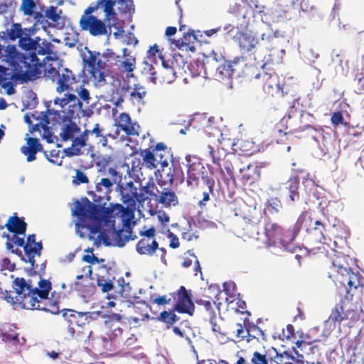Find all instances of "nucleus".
I'll return each mask as SVG.
<instances>
[{
    "label": "nucleus",
    "instance_id": "1",
    "mask_svg": "<svg viewBox=\"0 0 364 364\" xmlns=\"http://www.w3.org/2000/svg\"><path fill=\"white\" fill-rule=\"evenodd\" d=\"M13 291H1V298L11 304H18L20 307L29 310H39L58 314L61 312L59 304L60 293L51 292V282L46 279H41L38 287H33L31 282L23 277H16L12 282Z\"/></svg>",
    "mask_w": 364,
    "mask_h": 364
},
{
    "label": "nucleus",
    "instance_id": "2",
    "mask_svg": "<svg viewBox=\"0 0 364 364\" xmlns=\"http://www.w3.org/2000/svg\"><path fill=\"white\" fill-rule=\"evenodd\" d=\"M72 213L73 215L77 217L82 228L89 231L91 237L97 234H99L98 237H102L107 231L110 233L114 244L119 247H124L129 240L137 238L132 232V220L127 223L125 217L121 214H110L107 220H104V218L101 219V213L92 215L88 207L82 205L78 200L75 201Z\"/></svg>",
    "mask_w": 364,
    "mask_h": 364
},
{
    "label": "nucleus",
    "instance_id": "3",
    "mask_svg": "<svg viewBox=\"0 0 364 364\" xmlns=\"http://www.w3.org/2000/svg\"><path fill=\"white\" fill-rule=\"evenodd\" d=\"M115 4V0H97L91 3L80 18V29L88 31L92 36L110 33L111 28L115 26L118 21Z\"/></svg>",
    "mask_w": 364,
    "mask_h": 364
},
{
    "label": "nucleus",
    "instance_id": "4",
    "mask_svg": "<svg viewBox=\"0 0 364 364\" xmlns=\"http://www.w3.org/2000/svg\"><path fill=\"white\" fill-rule=\"evenodd\" d=\"M119 193L121 200L127 206L124 207L120 203H110L108 207H101L92 203L86 197L83 198L80 202L82 205L88 207V210H91L92 215H101L104 219L107 220L110 217V214H121L125 217L127 223L134 218V210L136 202H144L146 197L143 193H139L138 188L134 185L132 181L127 182L125 185L119 184Z\"/></svg>",
    "mask_w": 364,
    "mask_h": 364
},
{
    "label": "nucleus",
    "instance_id": "5",
    "mask_svg": "<svg viewBox=\"0 0 364 364\" xmlns=\"http://www.w3.org/2000/svg\"><path fill=\"white\" fill-rule=\"evenodd\" d=\"M310 215L306 212H303L297 218L292 227L286 229L278 222L273 220L269 217L264 220L263 233L265 237L264 244L267 247H282L287 250L289 246L294 242L302 229L304 223L310 222Z\"/></svg>",
    "mask_w": 364,
    "mask_h": 364
},
{
    "label": "nucleus",
    "instance_id": "6",
    "mask_svg": "<svg viewBox=\"0 0 364 364\" xmlns=\"http://www.w3.org/2000/svg\"><path fill=\"white\" fill-rule=\"evenodd\" d=\"M0 59L13 67L14 72L26 80H32L38 73L41 65L40 59L34 55L18 52L16 46L8 45L6 48L0 45Z\"/></svg>",
    "mask_w": 364,
    "mask_h": 364
},
{
    "label": "nucleus",
    "instance_id": "7",
    "mask_svg": "<svg viewBox=\"0 0 364 364\" xmlns=\"http://www.w3.org/2000/svg\"><path fill=\"white\" fill-rule=\"evenodd\" d=\"M97 176L95 178V192L92 193V200L94 204L105 207V203L104 200H109L110 199V193L112 191L113 186L117 183V180H121V176L119 172L114 168H109L108 173L111 176L112 178L105 177L106 175L105 172Z\"/></svg>",
    "mask_w": 364,
    "mask_h": 364
},
{
    "label": "nucleus",
    "instance_id": "8",
    "mask_svg": "<svg viewBox=\"0 0 364 364\" xmlns=\"http://www.w3.org/2000/svg\"><path fill=\"white\" fill-rule=\"evenodd\" d=\"M82 60L95 85L98 87L105 85L107 65L101 54L99 52L87 50L83 55Z\"/></svg>",
    "mask_w": 364,
    "mask_h": 364
},
{
    "label": "nucleus",
    "instance_id": "9",
    "mask_svg": "<svg viewBox=\"0 0 364 364\" xmlns=\"http://www.w3.org/2000/svg\"><path fill=\"white\" fill-rule=\"evenodd\" d=\"M261 73H255V78L260 79L262 90L267 97H283L284 81L280 80L279 76L274 69L267 68V64L262 67Z\"/></svg>",
    "mask_w": 364,
    "mask_h": 364
},
{
    "label": "nucleus",
    "instance_id": "10",
    "mask_svg": "<svg viewBox=\"0 0 364 364\" xmlns=\"http://www.w3.org/2000/svg\"><path fill=\"white\" fill-rule=\"evenodd\" d=\"M154 176L159 185L181 184L184 181L185 176L178 160L171 159V165L161 164L154 171Z\"/></svg>",
    "mask_w": 364,
    "mask_h": 364
},
{
    "label": "nucleus",
    "instance_id": "11",
    "mask_svg": "<svg viewBox=\"0 0 364 364\" xmlns=\"http://www.w3.org/2000/svg\"><path fill=\"white\" fill-rule=\"evenodd\" d=\"M230 9L231 13L234 14L238 20H240V18H242V21L236 23L237 31L235 34L232 36V38L242 51H251L255 48L257 41L252 35L238 31V29L247 28L248 26V21L246 20V14L243 11V8L237 4H235L234 6L230 7Z\"/></svg>",
    "mask_w": 364,
    "mask_h": 364
},
{
    "label": "nucleus",
    "instance_id": "12",
    "mask_svg": "<svg viewBox=\"0 0 364 364\" xmlns=\"http://www.w3.org/2000/svg\"><path fill=\"white\" fill-rule=\"evenodd\" d=\"M54 103L64 109L63 112L65 114V118L68 119L80 117V114L82 117H90L93 114L92 107L83 108L82 102L73 93L65 95L63 98L55 99Z\"/></svg>",
    "mask_w": 364,
    "mask_h": 364
},
{
    "label": "nucleus",
    "instance_id": "13",
    "mask_svg": "<svg viewBox=\"0 0 364 364\" xmlns=\"http://www.w3.org/2000/svg\"><path fill=\"white\" fill-rule=\"evenodd\" d=\"M187 167V183L189 186H198L200 178L204 182V178H210L204 175L205 170L201 159L194 155H186L185 157Z\"/></svg>",
    "mask_w": 364,
    "mask_h": 364
},
{
    "label": "nucleus",
    "instance_id": "14",
    "mask_svg": "<svg viewBox=\"0 0 364 364\" xmlns=\"http://www.w3.org/2000/svg\"><path fill=\"white\" fill-rule=\"evenodd\" d=\"M146 227H144L145 229ZM141 240L136 245V250L139 255L152 256L159 249V243L156 241V229L151 227L139 232Z\"/></svg>",
    "mask_w": 364,
    "mask_h": 364
},
{
    "label": "nucleus",
    "instance_id": "15",
    "mask_svg": "<svg viewBox=\"0 0 364 364\" xmlns=\"http://www.w3.org/2000/svg\"><path fill=\"white\" fill-rule=\"evenodd\" d=\"M359 316L356 311L350 308H346L345 305V299L341 300L338 303H336L332 308L331 314L328 316L326 322L333 323L334 326L336 324L341 325L344 321L350 320L352 322L358 321Z\"/></svg>",
    "mask_w": 364,
    "mask_h": 364
},
{
    "label": "nucleus",
    "instance_id": "16",
    "mask_svg": "<svg viewBox=\"0 0 364 364\" xmlns=\"http://www.w3.org/2000/svg\"><path fill=\"white\" fill-rule=\"evenodd\" d=\"M173 300L176 302L174 305L173 310L181 314H187L193 316L195 311V306L191 299V294L185 287L181 286L176 293L170 294Z\"/></svg>",
    "mask_w": 364,
    "mask_h": 364
},
{
    "label": "nucleus",
    "instance_id": "17",
    "mask_svg": "<svg viewBox=\"0 0 364 364\" xmlns=\"http://www.w3.org/2000/svg\"><path fill=\"white\" fill-rule=\"evenodd\" d=\"M364 279L358 272L349 275L347 282L348 288L346 289L345 300L352 301L353 297L360 298L364 289Z\"/></svg>",
    "mask_w": 364,
    "mask_h": 364
},
{
    "label": "nucleus",
    "instance_id": "18",
    "mask_svg": "<svg viewBox=\"0 0 364 364\" xmlns=\"http://www.w3.org/2000/svg\"><path fill=\"white\" fill-rule=\"evenodd\" d=\"M24 245V253L26 256L25 262L31 264V268H36L35 257H40L41 255V251L43 250L42 242H36V235H28L26 239V242Z\"/></svg>",
    "mask_w": 364,
    "mask_h": 364
},
{
    "label": "nucleus",
    "instance_id": "19",
    "mask_svg": "<svg viewBox=\"0 0 364 364\" xmlns=\"http://www.w3.org/2000/svg\"><path fill=\"white\" fill-rule=\"evenodd\" d=\"M310 220L311 221L307 224H303L302 228H304L306 229V231L309 235V240H310L312 246L315 247L314 245L316 244H319V245H321L326 240L323 234L325 231V225L320 220H316L314 222V226L311 227L313 219L310 217Z\"/></svg>",
    "mask_w": 364,
    "mask_h": 364
},
{
    "label": "nucleus",
    "instance_id": "20",
    "mask_svg": "<svg viewBox=\"0 0 364 364\" xmlns=\"http://www.w3.org/2000/svg\"><path fill=\"white\" fill-rule=\"evenodd\" d=\"M293 7L283 0H277L270 9V17L273 22L279 23L291 18Z\"/></svg>",
    "mask_w": 364,
    "mask_h": 364
},
{
    "label": "nucleus",
    "instance_id": "21",
    "mask_svg": "<svg viewBox=\"0 0 364 364\" xmlns=\"http://www.w3.org/2000/svg\"><path fill=\"white\" fill-rule=\"evenodd\" d=\"M78 81L76 75L70 70L63 68L56 79V92L58 93L65 91L73 92L75 89L73 85Z\"/></svg>",
    "mask_w": 364,
    "mask_h": 364
},
{
    "label": "nucleus",
    "instance_id": "22",
    "mask_svg": "<svg viewBox=\"0 0 364 364\" xmlns=\"http://www.w3.org/2000/svg\"><path fill=\"white\" fill-rule=\"evenodd\" d=\"M62 316L66 321L70 331L75 332V326H82L85 324L87 319V314L77 311L70 309H63L61 310Z\"/></svg>",
    "mask_w": 364,
    "mask_h": 364
},
{
    "label": "nucleus",
    "instance_id": "23",
    "mask_svg": "<svg viewBox=\"0 0 364 364\" xmlns=\"http://www.w3.org/2000/svg\"><path fill=\"white\" fill-rule=\"evenodd\" d=\"M89 134L90 131L85 129L82 133H80L79 135L72 139L71 146L64 149L65 156L71 157L82 155L83 154L82 149L87 145Z\"/></svg>",
    "mask_w": 364,
    "mask_h": 364
},
{
    "label": "nucleus",
    "instance_id": "24",
    "mask_svg": "<svg viewBox=\"0 0 364 364\" xmlns=\"http://www.w3.org/2000/svg\"><path fill=\"white\" fill-rule=\"evenodd\" d=\"M231 65L232 70L233 76L237 77H247L250 78L252 75H255L257 70V68L255 66H247V64L245 63V58L241 57H235L232 60H231Z\"/></svg>",
    "mask_w": 364,
    "mask_h": 364
},
{
    "label": "nucleus",
    "instance_id": "25",
    "mask_svg": "<svg viewBox=\"0 0 364 364\" xmlns=\"http://www.w3.org/2000/svg\"><path fill=\"white\" fill-rule=\"evenodd\" d=\"M116 124L127 136H139L140 126L137 122H133L127 113L119 114Z\"/></svg>",
    "mask_w": 364,
    "mask_h": 364
},
{
    "label": "nucleus",
    "instance_id": "26",
    "mask_svg": "<svg viewBox=\"0 0 364 364\" xmlns=\"http://www.w3.org/2000/svg\"><path fill=\"white\" fill-rule=\"evenodd\" d=\"M31 117L36 121V123H33L28 114L24 116V121L28 124L31 133L41 132V130L46 131L48 129L50 122L46 113L36 112L31 114Z\"/></svg>",
    "mask_w": 364,
    "mask_h": 364
},
{
    "label": "nucleus",
    "instance_id": "27",
    "mask_svg": "<svg viewBox=\"0 0 364 364\" xmlns=\"http://www.w3.org/2000/svg\"><path fill=\"white\" fill-rule=\"evenodd\" d=\"M345 245L346 240L343 237H338L337 240L333 241L331 239H329L328 242L326 240L322 245L313 247L311 251L315 252V253L321 252L326 255L330 254V251H331L333 254L338 255L343 252L342 250Z\"/></svg>",
    "mask_w": 364,
    "mask_h": 364
},
{
    "label": "nucleus",
    "instance_id": "28",
    "mask_svg": "<svg viewBox=\"0 0 364 364\" xmlns=\"http://www.w3.org/2000/svg\"><path fill=\"white\" fill-rule=\"evenodd\" d=\"M122 58L119 55V58L114 62V65L117 70L122 73H132L136 68V59L132 56L127 48L122 49Z\"/></svg>",
    "mask_w": 364,
    "mask_h": 364
},
{
    "label": "nucleus",
    "instance_id": "29",
    "mask_svg": "<svg viewBox=\"0 0 364 364\" xmlns=\"http://www.w3.org/2000/svg\"><path fill=\"white\" fill-rule=\"evenodd\" d=\"M334 258L332 259V267H333L339 274H347L350 275L352 271L350 264L349 262L351 259L348 255L343 254H333Z\"/></svg>",
    "mask_w": 364,
    "mask_h": 364
},
{
    "label": "nucleus",
    "instance_id": "30",
    "mask_svg": "<svg viewBox=\"0 0 364 364\" xmlns=\"http://www.w3.org/2000/svg\"><path fill=\"white\" fill-rule=\"evenodd\" d=\"M240 172L241 181L245 186H251L260 178V168L257 166L248 165Z\"/></svg>",
    "mask_w": 364,
    "mask_h": 364
},
{
    "label": "nucleus",
    "instance_id": "31",
    "mask_svg": "<svg viewBox=\"0 0 364 364\" xmlns=\"http://www.w3.org/2000/svg\"><path fill=\"white\" fill-rule=\"evenodd\" d=\"M42 150V146L38 139L29 137L27 139L26 145L21 148L22 154L27 156V161L31 162L36 159V155L38 151Z\"/></svg>",
    "mask_w": 364,
    "mask_h": 364
},
{
    "label": "nucleus",
    "instance_id": "32",
    "mask_svg": "<svg viewBox=\"0 0 364 364\" xmlns=\"http://www.w3.org/2000/svg\"><path fill=\"white\" fill-rule=\"evenodd\" d=\"M80 133V128L72 119H65L59 135L63 141L73 139Z\"/></svg>",
    "mask_w": 364,
    "mask_h": 364
},
{
    "label": "nucleus",
    "instance_id": "33",
    "mask_svg": "<svg viewBox=\"0 0 364 364\" xmlns=\"http://www.w3.org/2000/svg\"><path fill=\"white\" fill-rule=\"evenodd\" d=\"M9 232L15 235H25L27 228V223L23 218H20L14 213V215L9 218L4 225Z\"/></svg>",
    "mask_w": 364,
    "mask_h": 364
},
{
    "label": "nucleus",
    "instance_id": "34",
    "mask_svg": "<svg viewBox=\"0 0 364 364\" xmlns=\"http://www.w3.org/2000/svg\"><path fill=\"white\" fill-rule=\"evenodd\" d=\"M53 45L46 39L41 40L39 37H37L36 47L31 53H26V55H34L37 58V55H46L44 59H52L51 55L55 56V53H53Z\"/></svg>",
    "mask_w": 364,
    "mask_h": 364
},
{
    "label": "nucleus",
    "instance_id": "35",
    "mask_svg": "<svg viewBox=\"0 0 364 364\" xmlns=\"http://www.w3.org/2000/svg\"><path fill=\"white\" fill-rule=\"evenodd\" d=\"M259 46L270 51L280 50L282 52H284L280 43V40L276 33L262 34Z\"/></svg>",
    "mask_w": 364,
    "mask_h": 364
},
{
    "label": "nucleus",
    "instance_id": "36",
    "mask_svg": "<svg viewBox=\"0 0 364 364\" xmlns=\"http://www.w3.org/2000/svg\"><path fill=\"white\" fill-rule=\"evenodd\" d=\"M139 154L141 156V162L143 166L149 170H156L159 164L158 159L154 152V148L141 149Z\"/></svg>",
    "mask_w": 364,
    "mask_h": 364
},
{
    "label": "nucleus",
    "instance_id": "37",
    "mask_svg": "<svg viewBox=\"0 0 364 364\" xmlns=\"http://www.w3.org/2000/svg\"><path fill=\"white\" fill-rule=\"evenodd\" d=\"M155 200L162 204L164 207L175 206L178 203L176 193L167 188H164L161 192L159 191Z\"/></svg>",
    "mask_w": 364,
    "mask_h": 364
},
{
    "label": "nucleus",
    "instance_id": "38",
    "mask_svg": "<svg viewBox=\"0 0 364 364\" xmlns=\"http://www.w3.org/2000/svg\"><path fill=\"white\" fill-rule=\"evenodd\" d=\"M153 148L159 165H166V163H168L169 159L173 156L171 149L168 148L164 142L157 143L153 146Z\"/></svg>",
    "mask_w": 364,
    "mask_h": 364
},
{
    "label": "nucleus",
    "instance_id": "39",
    "mask_svg": "<svg viewBox=\"0 0 364 364\" xmlns=\"http://www.w3.org/2000/svg\"><path fill=\"white\" fill-rule=\"evenodd\" d=\"M195 302L198 306H200L203 308L210 323H213V320L216 318V314L213 308V305L215 304V301L210 296L203 294V298H196Z\"/></svg>",
    "mask_w": 364,
    "mask_h": 364
},
{
    "label": "nucleus",
    "instance_id": "40",
    "mask_svg": "<svg viewBox=\"0 0 364 364\" xmlns=\"http://www.w3.org/2000/svg\"><path fill=\"white\" fill-rule=\"evenodd\" d=\"M197 40L198 35L195 33V31L193 29H188L187 31L183 32V38H181V41L178 46L179 48L183 49L185 48L186 50L195 52L196 48L193 44Z\"/></svg>",
    "mask_w": 364,
    "mask_h": 364
},
{
    "label": "nucleus",
    "instance_id": "41",
    "mask_svg": "<svg viewBox=\"0 0 364 364\" xmlns=\"http://www.w3.org/2000/svg\"><path fill=\"white\" fill-rule=\"evenodd\" d=\"M299 181L298 176H290L284 183V188L289 192V198L291 202H295L299 199Z\"/></svg>",
    "mask_w": 364,
    "mask_h": 364
},
{
    "label": "nucleus",
    "instance_id": "42",
    "mask_svg": "<svg viewBox=\"0 0 364 364\" xmlns=\"http://www.w3.org/2000/svg\"><path fill=\"white\" fill-rule=\"evenodd\" d=\"M267 333L263 330H262L257 325L252 323H250L247 320V336L246 339L247 343H250L254 339L257 340V341H259V340L267 341Z\"/></svg>",
    "mask_w": 364,
    "mask_h": 364
},
{
    "label": "nucleus",
    "instance_id": "43",
    "mask_svg": "<svg viewBox=\"0 0 364 364\" xmlns=\"http://www.w3.org/2000/svg\"><path fill=\"white\" fill-rule=\"evenodd\" d=\"M143 164L141 160L139 158H134L131 161V168L128 170L129 176L132 178L134 181L140 182L144 179V173L142 172Z\"/></svg>",
    "mask_w": 364,
    "mask_h": 364
},
{
    "label": "nucleus",
    "instance_id": "44",
    "mask_svg": "<svg viewBox=\"0 0 364 364\" xmlns=\"http://www.w3.org/2000/svg\"><path fill=\"white\" fill-rule=\"evenodd\" d=\"M215 76L218 80L233 77L231 60H224V62L217 68Z\"/></svg>",
    "mask_w": 364,
    "mask_h": 364
},
{
    "label": "nucleus",
    "instance_id": "45",
    "mask_svg": "<svg viewBox=\"0 0 364 364\" xmlns=\"http://www.w3.org/2000/svg\"><path fill=\"white\" fill-rule=\"evenodd\" d=\"M215 76L218 80L233 77L231 60H224V62L217 68Z\"/></svg>",
    "mask_w": 364,
    "mask_h": 364
},
{
    "label": "nucleus",
    "instance_id": "46",
    "mask_svg": "<svg viewBox=\"0 0 364 364\" xmlns=\"http://www.w3.org/2000/svg\"><path fill=\"white\" fill-rule=\"evenodd\" d=\"M215 76L218 80L233 77L231 60H224V62L217 68Z\"/></svg>",
    "mask_w": 364,
    "mask_h": 364
},
{
    "label": "nucleus",
    "instance_id": "47",
    "mask_svg": "<svg viewBox=\"0 0 364 364\" xmlns=\"http://www.w3.org/2000/svg\"><path fill=\"white\" fill-rule=\"evenodd\" d=\"M42 11L44 13V17H46V23L48 21H50L53 25L58 22L60 18V14H62V10L58 9L57 6H42Z\"/></svg>",
    "mask_w": 364,
    "mask_h": 364
},
{
    "label": "nucleus",
    "instance_id": "48",
    "mask_svg": "<svg viewBox=\"0 0 364 364\" xmlns=\"http://www.w3.org/2000/svg\"><path fill=\"white\" fill-rule=\"evenodd\" d=\"M83 277L84 276L82 274L76 277L77 281L74 283L75 289L85 296L91 295L94 293L95 287L92 283L89 282L88 280H87V284H82L79 280L82 279Z\"/></svg>",
    "mask_w": 364,
    "mask_h": 364
},
{
    "label": "nucleus",
    "instance_id": "49",
    "mask_svg": "<svg viewBox=\"0 0 364 364\" xmlns=\"http://www.w3.org/2000/svg\"><path fill=\"white\" fill-rule=\"evenodd\" d=\"M146 93V90L144 86L140 84H134L130 92V98L134 102L144 104Z\"/></svg>",
    "mask_w": 364,
    "mask_h": 364
},
{
    "label": "nucleus",
    "instance_id": "50",
    "mask_svg": "<svg viewBox=\"0 0 364 364\" xmlns=\"http://www.w3.org/2000/svg\"><path fill=\"white\" fill-rule=\"evenodd\" d=\"M204 183L206 184L208 190L203 193L202 199L198 202V205L200 208L205 207L207 202L210 200V193H213L215 181L213 178H204Z\"/></svg>",
    "mask_w": 364,
    "mask_h": 364
},
{
    "label": "nucleus",
    "instance_id": "51",
    "mask_svg": "<svg viewBox=\"0 0 364 364\" xmlns=\"http://www.w3.org/2000/svg\"><path fill=\"white\" fill-rule=\"evenodd\" d=\"M37 37L35 39L31 38L27 33L23 38L18 41L19 47L23 50L25 53H31L36 47Z\"/></svg>",
    "mask_w": 364,
    "mask_h": 364
},
{
    "label": "nucleus",
    "instance_id": "52",
    "mask_svg": "<svg viewBox=\"0 0 364 364\" xmlns=\"http://www.w3.org/2000/svg\"><path fill=\"white\" fill-rule=\"evenodd\" d=\"M265 210L271 214H276L282 209V203L277 197H271L264 203Z\"/></svg>",
    "mask_w": 364,
    "mask_h": 364
},
{
    "label": "nucleus",
    "instance_id": "53",
    "mask_svg": "<svg viewBox=\"0 0 364 364\" xmlns=\"http://www.w3.org/2000/svg\"><path fill=\"white\" fill-rule=\"evenodd\" d=\"M100 279H97V284L101 287V291L104 293L111 291L114 288L112 280L114 279L113 275L100 274Z\"/></svg>",
    "mask_w": 364,
    "mask_h": 364
},
{
    "label": "nucleus",
    "instance_id": "54",
    "mask_svg": "<svg viewBox=\"0 0 364 364\" xmlns=\"http://www.w3.org/2000/svg\"><path fill=\"white\" fill-rule=\"evenodd\" d=\"M158 320L166 323L167 328H169L179 321V317L173 311H163L160 313Z\"/></svg>",
    "mask_w": 364,
    "mask_h": 364
},
{
    "label": "nucleus",
    "instance_id": "55",
    "mask_svg": "<svg viewBox=\"0 0 364 364\" xmlns=\"http://www.w3.org/2000/svg\"><path fill=\"white\" fill-rule=\"evenodd\" d=\"M247 318L244 320L243 325L240 323H237L235 325L234 333H235V338L238 342L246 341L247 336Z\"/></svg>",
    "mask_w": 364,
    "mask_h": 364
},
{
    "label": "nucleus",
    "instance_id": "56",
    "mask_svg": "<svg viewBox=\"0 0 364 364\" xmlns=\"http://www.w3.org/2000/svg\"><path fill=\"white\" fill-rule=\"evenodd\" d=\"M36 0H22L20 11H22L25 16H31V15L34 14V10H36Z\"/></svg>",
    "mask_w": 364,
    "mask_h": 364
},
{
    "label": "nucleus",
    "instance_id": "57",
    "mask_svg": "<svg viewBox=\"0 0 364 364\" xmlns=\"http://www.w3.org/2000/svg\"><path fill=\"white\" fill-rule=\"evenodd\" d=\"M73 92H77L78 95V100L82 102L83 105H88L91 100L92 97H90V92L87 89H86L84 85H80L79 87H76Z\"/></svg>",
    "mask_w": 364,
    "mask_h": 364
},
{
    "label": "nucleus",
    "instance_id": "58",
    "mask_svg": "<svg viewBox=\"0 0 364 364\" xmlns=\"http://www.w3.org/2000/svg\"><path fill=\"white\" fill-rule=\"evenodd\" d=\"M27 33L22 29L20 23H14L11 25L9 31L8 36L11 40L21 39L23 38Z\"/></svg>",
    "mask_w": 364,
    "mask_h": 364
},
{
    "label": "nucleus",
    "instance_id": "59",
    "mask_svg": "<svg viewBox=\"0 0 364 364\" xmlns=\"http://www.w3.org/2000/svg\"><path fill=\"white\" fill-rule=\"evenodd\" d=\"M18 235L14 234L12 237L10 238L9 235L3 234V237H6L7 242H6V249L10 250L13 248L14 245H16L18 247H22L24 249L25 240L23 237H19Z\"/></svg>",
    "mask_w": 364,
    "mask_h": 364
},
{
    "label": "nucleus",
    "instance_id": "60",
    "mask_svg": "<svg viewBox=\"0 0 364 364\" xmlns=\"http://www.w3.org/2000/svg\"><path fill=\"white\" fill-rule=\"evenodd\" d=\"M40 63H41V65L38 67V69H40V68H42V67L44 68L45 77L48 79L52 80L53 82H56L57 77H58L59 75H60V71L53 67L47 68L46 64H43L41 60H40ZM38 71H39L38 73L36 75V76H35V77H37L38 75H39L41 73V70H38ZM33 78H34V77Z\"/></svg>",
    "mask_w": 364,
    "mask_h": 364
},
{
    "label": "nucleus",
    "instance_id": "61",
    "mask_svg": "<svg viewBox=\"0 0 364 364\" xmlns=\"http://www.w3.org/2000/svg\"><path fill=\"white\" fill-rule=\"evenodd\" d=\"M141 193L144 194H147L154 198L155 200L158 193H159V191L158 190L156 186L150 180L148 181L145 186H142L140 188Z\"/></svg>",
    "mask_w": 364,
    "mask_h": 364
},
{
    "label": "nucleus",
    "instance_id": "62",
    "mask_svg": "<svg viewBox=\"0 0 364 364\" xmlns=\"http://www.w3.org/2000/svg\"><path fill=\"white\" fill-rule=\"evenodd\" d=\"M162 50L159 49V46L157 44H154L149 48L146 54V58L151 63H156V56L159 58H162Z\"/></svg>",
    "mask_w": 364,
    "mask_h": 364
},
{
    "label": "nucleus",
    "instance_id": "63",
    "mask_svg": "<svg viewBox=\"0 0 364 364\" xmlns=\"http://www.w3.org/2000/svg\"><path fill=\"white\" fill-rule=\"evenodd\" d=\"M287 126H284V129L279 128L276 126L274 129V137L277 144H286L288 140L289 133L286 132Z\"/></svg>",
    "mask_w": 364,
    "mask_h": 364
},
{
    "label": "nucleus",
    "instance_id": "64",
    "mask_svg": "<svg viewBox=\"0 0 364 364\" xmlns=\"http://www.w3.org/2000/svg\"><path fill=\"white\" fill-rule=\"evenodd\" d=\"M143 74L147 75L149 80L154 84H156L158 80V77L155 68L151 64L148 63H145V66L143 69Z\"/></svg>",
    "mask_w": 364,
    "mask_h": 364
}]
</instances>
